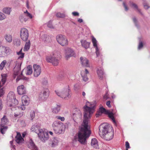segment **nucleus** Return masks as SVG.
Listing matches in <instances>:
<instances>
[{
    "instance_id": "nucleus-47",
    "label": "nucleus",
    "mask_w": 150,
    "mask_h": 150,
    "mask_svg": "<svg viewBox=\"0 0 150 150\" xmlns=\"http://www.w3.org/2000/svg\"><path fill=\"white\" fill-rule=\"evenodd\" d=\"M29 144L32 147L35 149V144L31 139L30 140Z\"/></svg>"
},
{
    "instance_id": "nucleus-49",
    "label": "nucleus",
    "mask_w": 150,
    "mask_h": 150,
    "mask_svg": "<svg viewBox=\"0 0 150 150\" xmlns=\"http://www.w3.org/2000/svg\"><path fill=\"white\" fill-rule=\"evenodd\" d=\"M28 19L26 18H25V16H22L20 17V20L22 22H26Z\"/></svg>"
},
{
    "instance_id": "nucleus-29",
    "label": "nucleus",
    "mask_w": 150,
    "mask_h": 150,
    "mask_svg": "<svg viewBox=\"0 0 150 150\" xmlns=\"http://www.w3.org/2000/svg\"><path fill=\"white\" fill-rule=\"evenodd\" d=\"M82 46L86 49L88 48L89 47L90 43L85 40H81V41Z\"/></svg>"
},
{
    "instance_id": "nucleus-17",
    "label": "nucleus",
    "mask_w": 150,
    "mask_h": 150,
    "mask_svg": "<svg viewBox=\"0 0 150 150\" xmlns=\"http://www.w3.org/2000/svg\"><path fill=\"white\" fill-rule=\"evenodd\" d=\"M16 141L19 144H21L24 142V140L22 137L21 134L19 132L17 133V134L16 137Z\"/></svg>"
},
{
    "instance_id": "nucleus-64",
    "label": "nucleus",
    "mask_w": 150,
    "mask_h": 150,
    "mask_svg": "<svg viewBox=\"0 0 150 150\" xmlns=\"http://www.w3.org/2000/svg\"><path fill=\"white\" fill-rule=\"evenodd\" d=\"M2 103L1 100H0V110L2 109Z\"/></svg>"
},
{
    "instance_id": "nucleus-27",
    "label": "nucleus",
    "mask_w": 150,
    "mask_h": 150,
    "mask_svg": "<svg viewBox=\"0 0 150 150\" xmlns=\"http://www.w3.org/2000/svg\"><path fill=\"white\" fill-rule=\"evenodd\" d=\"M58 141L57 139L55 138H53L51 139L49 144L52 147H55L57 145Z\"/></svg>"
},
{
    "instance_id": "nucleus-31",
    "label": "nucleus",
    "mask_w": 150,
    "mask_h": 150,
    "mask_svg": "<svg viewBox=\"0 0 150 150\" xmlns=\"http://www.w3.org/2000/svg\"><path fill=\"white\" fill-rule=\"evenodd\" d=\"M85 72L86 74L84 75V71H82L81 72V75L83 77V80L84 81H86L88 79V78L86 74L88 73V71L86 69H85Z\"/></svg>"
},
{
    "instance_id": "nucleus-40",
    "label": "nucleus",
    "mask_w": 150,
    "mask_h": 150,
    "mask_svg": "<svg viewBox=\"0 0 150 150\" xmlns=\"http://www.w3.org/2000/svg\"><path fill=\"white\" fill-rule=\"evenodd\" d=\"M7 127L6 126H3L2 127H1L0 130L2 134H4L7 130Z\"/></svg>"
},
{
    "instance_id": "nucleus-7",
    "label": "nucleus",
    "mask_w": 150,
    "mask_h": 150,
    "mask_svg": "<svg viewBox=\"0 0 150 150\" xmlns=\"http://www.w3.org/2000/svg\"><path fill=\"white\" fill-rule=\"evenodd\" d=\"M11 50L8 47L2 46H0V57H4L10 54Z\"/></svg>"
},
{
    "instance_id": "nucleus-52",
    "label": "nucleus",
    "mask_w": 150,
    "mask_h": 150,
    "mask_svg": "<svg viewBox=\"0 0 150 150\" xmlns=\"http://www.w3.org/2000/svg\"><path fill=\"white\" fill-rule=\"evenodd\" d=\"M143 47V44L142 42H140L138 46V49L139 50H140Z\"/></svg>"
},
{
    "instance_id": "nucleus-57",
    "label": "nucleus",
    "mask_w": 150,
    "mask_h": 150,
    "mask_svg": "<svg viewBox=\"0 0 150 150\" xmlns=\"http://www.w3.org/2000/svg\"><path fill=\"white\" fill-rule=\"evenodd\" d=\"M123 5L125 8V10L126 11H127L128 10V8L126 4L124 2H123Z\"/></svg>"
},
{
    "instance_id": "nucleus-53",
    "label": "nucleus",
    "mask_w": 150,
    "mask_h": 150,
    "mask_svg": "<svg viewBox=\"0 0 150 150\" xmlns=\"http://www.w3.org/2000/svg\"><path fill=\"white\" fill-rule=\"evenodd\" d=\"M47 26L48 27L50 28L53 29L54 28V27L53 26L52 23L50 22H48L47 23Z\"/></svg>"
},
{
    "instance_id": "nucleus-28",
    "label": "nucleus",
    "mask_w": 150,
    "mask_h": 150,
    "mask_svg": "<svg viewBox=\"0 0 150 150\" xmlns=\"http://www.w3.org/2000/svg\"><path fill=\"white\" fill-rule=\"evenodd\" d=\"M21 63H18L17 64L18 65H16L14 68V75L15 76L18 75V71L20 70L21 69Z\"/></svg>"
},
{
    "instance_id": "nucleus-51",
    "label": "nucleus",
    "mask_w": 150,
    "mask_h": 150,
    "mask_svg": "<svg viewBox=\"0 0 150 150\" xmlns=\"http://www.w3.org/2000/svg\"><path fill=\"white\" fill-rule=\"evenodd\" d=\"M25 105H24L23 104L21 106V107H18V110H25Z\"/></svg>"
},
{
    "instance_id": "nucleus-61",
    "label": "nucleus",
    "mask_w": 150,
    "mask_h": 150,
    "mask_svg": "<svg viewBox=\"0 0 150 150\" xmlns=\"http://www.w3.org/2000/svg\"><path fill=\"white\" fill-rule=\"evenodd\" d=\"M72 14L74 16H77L79 15L78 13L76 12H72Z\"/></svg>"
},
{
    "instance_id": "nucleus-58",
    "label": "nucleus",
    "mask_w": 150,
    "mask_h": 150,
    "mask_svg": "<svg viewBox=\"0 0 150 150\" xmlns=\"http://www.w3.org/2000/svg\"><path fill=\"white\" fill-rule=\"evenodd\" d=\"M110 101H107L106 104L109 108H110L111 107V105L110 104Z\"/></svg>"
},
{
    "instance_id": "nucleus-14",
    "label": "nucleus",
    "mask_w": 150,
    "mask_h": 150,
    "mask_svg": "<svg viewBox=\"0 0 150 150\" xmlns=\"http://www.w3.org/2000/svg\"><path fill=\"white\" fill-rule=\"evenodd\" d=\"M81 64L85 67H89V63L88 59L85 57H81L80 58Z\"/></svg>"
},
{
    "instance_id": "nucleus-23",
    "label": "nucleus",
    "mask_w": 150,
    "mask_h": 150,
    "mask_svg": "<svg viewBox=\"0 0 150 150\" xmlns=\"http://www.w3.org/2000/svg\"><path fill=\"white\" fill-rule=\"evenodd\" d=\"M91 146L96 149H98L99 146L97 140L96 138L92 139L91 142Z\"/></svg>"
},
{
    "instance_id": "nucleus-5",
    "label": "nucleus",
    "mask_w": 150,
    "mask_h": 150,
    "mask_svg": "<svg viewBox=\"0 0 150 150\" xmlns=\"http://www.w3.org/2000/svg\"><path fill=\"white\" fill-rule=\"evenodd\" d=\"M112 127L109 126L106 123H103L99 127V134L100 136L104 137V135L110 131V129H112Z\"/></svg>"
},
{
    "instance_id": "nucleus-60",
    "label": "nucleus",
    "mask_w": 150,
    "mask_h": 150,
    "mask_svg": "<svg viewBox=\"0 0 150 150\" xmlns=\"http://www.w3.org/2000/svg\"><path fill=\"white\" fill-rule=\"evenodd\" d=\"M144 8L146 10L150 8V7L147 5H145L144 6Z\"/></svg>"
},
{
    "instance_id": "nucleus-30",
    "label": "nucleus",
    "mask_w": 150,
    "mask_h": 150,
    "mask_svg": "<svg viewBox=\"0 0 150 150\" xmlns=\"http://www.w3.org/2000/svg\"><path fill=\"white\" fill-rule=\"evenodd\" d=\"M30 42L29 40L26 42L24 45L23 50L25 52L27 51L30 49Z\"/></svg>"
},
{
    "instance_id": "nucleus-34",
    "label": "nucleus",
    "mask_w": 150,
    "mask_h": 150,
    "mask_svg": "<svg viewBox=\"0 0 150 150\" xmlns=\"http://www.w3.org/2000/svg\"><path fill=\"white\" fill-rule=\"evenodd\" d=\"M11 11V8L5 7L3 9V12L6 14L10 15Z\"/></svg>"
},
{
    "instance_id": "nucleus-12",
    "label": "nucleus",
    "mask_w": 150,
    "mask_h": 150,
    "mask_svg": "<svg viewBox=\"0 0 150 150\" xmlns=\"http://www.w3.org/2000/svg\"><path fill=\"white\" fill-rule=\"evenodd\" d=\"M50 91L47 88H43L40 93L41 98L42 99L47 98L49 96Z\"/></svg>"
},
{
    "instance_id": "nucleus-4",
    "label": "nucleus",
    "mask_w": 150,
    "mask_h": 150,
    "mask_svg": "<svg viewBox=\"0 0 150 150\" xmlns=\"http://www.w3.org/2000/svg\"><path fill=\"white\" fill-rule=\"evenodd\" d=\"M57 57L56 52L53 53L46 56V60L47 62L52 63L54 66H57L59 64V60Z\"/></svg>"
},
{
    "instance_id": "nucleus-39",
    "label": "nucleus",
    "mask_w": 150,
    "mask_h": 150,
    "mask_svg": "<svg viewBox=\"0 0 150 150\" xmlns=\"http://www.w3.org/2000/svg\"><path fill=\"white\" fill-rule=\"evenodd\" d=\"M1 123L3 125L6 124L8 122V120L5 115H4L1 120Z\"/></svg>"
},
{
    "instance_id": "nucleus-46",
    "label": "nucleus",
    "mask_w": 150,
    "mask_h": 150,
    "mask_svg": "<svg viewBox=\"0 0 150 150\" xmlns=\"http://www.w3.org/2000/svg\"><path fill=\"white\" fill-rule=\"evenodd\" d=\"M56 16L57 17L59 18H63L65 17V15L64 13L60 12L57 13L56 14Z\"/></svg>"
},
{
    "instance_id": "nucleus-59",
    "label": "nucleus",
    "mask_w": 150,
    "mask_h": 150,
    "mask_svg": "<svg viewBox=\"0 0 150 150\" xmlns=\"http://www.w3.org/2000/svg\"><path fill=\"white\" fill-rule=\"evenodd\" d=\"M126 147L127 149H129V144L128 142H126L125 143Z\"/></svg>"
},
{
    "instance_id": "nucleus-21",
    "label": "nucleus",
    "mask_w": 150,
    "mask_h": 150,
    "mask_svg": "<svg viewBox=\"0 0 150 150\" xmlns=\"http://www.w3.org/2000/svg\"><path fill=\"white\" fill-rule=\"evenodd\" d=\"M22 101L23 104L28 105L29 103L30 100L28 96L24 95L22 97Z\"/></svg>"
},
{
    "instance_id": "nucleus-25",
    "label": "nucleus",
    "mask_w": 150,
    "mask_h": 150,
    "mask_svg": "<svg viewBox=\"0 0 150 150\" xmlns=\"http://www.w3.org/2000/svg\"><path fill=\"white\" fill-rule=\"evenodd\" d=\"M129 3L130 4V6L132 8L137 11V12H138L141 15H143V13L142 12L141 10L138 8V6L136 4L130 1L129 2Z\"/></svg>"
},
{
    "instance_id": "nucleus-10",
    "label": "nucleus",
    "mask_w": 150,
    "mask_h": 150,
    "mask_svg": "<svg viewBox=\"0 0 150 150\" xmlns=\"http://www.w3.org/2000/svg\"><path fill=\"white\" fill-rule=\"evenodd\" d=\"M75 55V53L73 50L70 48H67L65 50V58L66 60L70 57Z\"/></svg>"
},
{
    "instance_id": "nucleus-1",
    "label": "nucleus",
    "mask_w": 150,
    "mask_h": 150,
    "mask_svg": "<svg viewBox=\"0 0 150 150\" xmlns=\"http://www.w3.org/2000/svg\"><path fill=\"white\" fill-rule=\"evenodd\" d=\"M95 104L94 103L87 102L84 107V113L83 123L78 133V141L82 144L86 143V139L88 137L91 133L90 127L88 123L90 115L94 111Z\"/></svg>"
},
{
    "instance_id": "nucleus-38",
    "label": "nucleus",
    "mask_w": 150,
    "mask_h": 150,
    "mask_svg": "<svg viewBox=\"0 0 150 150\" xmlns=\"http://www.w3.org/2000/svg\"><path fill=\"white\" fill-rule=\"evenodd\" d=\"M22 50L21 48L19 51L17 52V54L18 55V59L23 58L24 57V53L22 52Z\"/></svg>"
},
{
    "instance_id": "nucleus-15",
    "label": "nucleus",
    "mask_w": 150,
    "mask_h": 150,
    "mask_svg": "<svg viewBox=\"0 0 150 150\" xmlns=\"http://www.w3.org/2000/svg\"><path fill=\"white\" fill-rule=\"evenodd\" d=\"M42 130V129L38 125L33 126L31 128V131L35 132L38 135Z\"/></svg>"
},
{
    "instance_id": "nucleus-35",
    "label": "nucleus",
    "mask_w": 150,
    "mask_h": 150,
    "mask_svg": "<svg viewBox=\"0 0 150 150\" xmlns=\"http://www.w3.org/2000/svg\"><path fill=\"white\" fill-rule=\"evenodd\" d=\"M105 108L103 107L100 108L99 109V112L98 113L96 114V116L97 117H98L101 114L103 113H105Z\"/></svg>"
},
{
    "instance_id": "nucleus-26",
    "label": "nucleus",
    "mask_w": 150,
    "mask_h": 150,
    "mask_svg": "<svg viewBox=\"0 0 150 150\" xmlns=\"http://www.w3.org/2000/svg\"><path fill=\"white\" fill-rule=\"evenodd\" d=\"M92 41L93 46L96 48V54L98 56V54H99V52L98 49L97 45V41L93 37H92Z\"/></svg>"
},
{
    "instance_id": "nucleus-8",
    "label": "nucleus",
    "mask_w": 150,
    "mask_h": 150,
    "mask_svg": "<svg viewBox=\"0 0 150 150\" xmlns=\"http://www.w3.org/2000/svg\"><path fill=\"white\" fill-rule=\"evenodd\" d=\"M20 36L21 39L24 41L28 40L29 37V33L28 30L26 28H22L21 29Z\"/></svg>"
},
{
    "instance_id": "nucleus-11",
    "label": "nucleus",
    "mask_w": 150,
    "mask_h": 150,
    "mask_svg": "<svg viewBox=\"0 0 150 150\" xmlns=\"http://www.w3.org/2000/svg\"><path fill=\"white\" fill-rule=\"evenodd\" d=\"M34 70V76L35 77H38L40 74L41 72V68L40 66L36 64L33 65Z\"/></svg>"
},
{
    "instance_id": "nucleus-44",
    "label": "nucleus",
    "mask_w": 150,
    "mask_h": 150,
    "mask_svg": "<svg viewBox=\"0 0 150 150\" xmlns=\"http://www.w3.org/2000/svg\"><path fill=\"white\" fill-rule=\"evenodd\" d=\"M35 117V112L34 111H32L30 113V117L31 120H33Z\"/></svg>"
},
{
    "instance_id": "nucleus-45",
    "label": "nucleus",
    "mask_w": 150,
    "mask_h": 150,
    "mask_svg": "<svg viewBox=\"0 0 150 150\" xmlns=\"http://www.w3.org/2000/svg\"><path fill=\"white\" fill-rule=\"evenodd\" d=\"M6 18L5 15L3 13L0 12V21L4 20Z\"/></svg>"
},
{
    "instance_id": "nucleus-43",
    "label": "nucleus",
    "mask_w": 150,
    "mask_h": 150,
    "mask_svg": "<svg viewBox=\"0 0 150 150\" xmlns=\"http://www.w3.org/2000/svg\"><path fill=\"white\" fill-rule=\"evenodd\" d=\"M108 116L109 117L111 118L113 122L114 123H115V120L113 116V114L112 112H110L108 115Z\"/></svg>"
},
{
    "instance_id": "nucleus-55",
    "label": "nucleus",
    "mask_w": 150,
    "mask_h": 150,
    "mask_svg": "<svg viewBox=\"0 0 150 150\" xmlns=\"http://www.w3.org/2000/svg\"><path fill=\"white\" fill-rule=\"evenodd\" d=\"M15 44L17 46L20 45L21 44L20 40H17L15 41Z\"/></svg>"
},
{
    "instance_id": "nucleus-9",
    "label": "nucleus",
    "mask_w": 150,
    "mask_h": 150,
    "mask_svg": "<svg viewBox=\"0 0 150 150\" xmlns=\"http://www.w3.org/2000/svg\"><path fill=\"white\" fill-rule=\"evenodd\" d=\"M39 139L43 142H45L49 138L48 133L43 129L38 135Z\"/></svg>"
},
{
    "instance_id": "nucleus-2",
    "label": "nucleus",
    "mask_w": 150,
    "mask_h": 150,
    "mask_svg": "<svg viewBox=\"0 0 150 150\" xmlns=\"http://www.w3.org/2000/svg\"><path fill=\"white\" fill-rule=\"evenodd\" d=\"M55 91L58 96L65 99L70 98L71 96V93L68 86H67L62 89Z\"/></svg>"
},
{
    "instance_id": "nucleus-50",
    "label": "nucleus",
    "mask_w": 150,
    "mask_h": 150,
    "mask_svg": "<svg viewBox=\"0 0 150 150\" xmlns=\"http://www.w3.org/2000/svg\"><path fill=\"white\" fill-rule=\"evenodd\" d=\"M56 117L57 119L60 120L62 121H64L65 120V118L64 117H62L59 116H57Z\"/></svg>"
},
{
    "instance_id": "nucleus-13",
    "label": "nucleus",
    "mask_w": 150,
    "mask_h": 150,
    "mask_svg": "<svg viewBox=\"0 0 150 150\" xmlns=\"http://www.w3.org/2000/svg\"><path fill=\"white\" fill-rule=\"evenodd\" d=\"M82 118V113L81 111L77 109L74 113L73 114V118L75 121L74 120L81 119Z\"/></svg>"
},
{
    "instance_id": "nucleus-22",
    "label": "nucleus",
    "mask_w": 150,
    "mask_h": 150,
    "mask_svg": "<svg viewBox=\"0 0 150 150\" xmlns=\"http://www.w3.org/2000/svg\"><path fill=\"white\" fill-rule=\"evenodd\" d=\"M1 80L0 81V87L3 86L6 83L7 75L6 74H4L1 75Z\"/></svg>"
},
{
    "instance_id": "nucleus-24",
    "label": "nucleus",
    "mask_w": 150,
    "mask_h": 150,
    "mask_svg": "<svg viewBox=\"0 0 150 150\" xmlns=\"http://www.w3.org/2000/svg\"><path fill=\"white\" fill-rule=\"evenodd\" d=\"M61 105L58 104L55 105L52 108V111L54 113H57L60 111Z\"/></svg>"
},
{
    "instance_id": "nucleus-54",
    "label": "nucleus",
    "mask_w": 150,
    "mask_h": 150,
    "mask_svg": "<svg viewBox=\"0 0 150 150\" xmlns=\"http://www.w3.org/2000/svg\"><path fill=\"white\" fill-rule=\"evenodd\" d=\"M43 40L46 42H49L51 41V40L49 39V37H46V38L45 39H43Z\"/></svg>"
},
{
    "instance_id": "nucleus-36",
    "label": "nucleus",
    "mask_w": 150,
    "mask_h": 150,
    "mask_svg": "<svg viewBox=\"0 0 150 150\" xmlns=\"http://www.w3.org/2000/svg\"><path fill=\"white\" fill-rule=\"evenodd\" d=\"M18 110V108L16 109V112H15V116L16 117H21L23 115V112L20 111L21 110Z\"/></svg>"
},
{
    "instance_id": "nucleus-16",
    "label": "nucleus",
    "mask_w": 150,
    "mask_h": 150,
    "mask_svg": "<svg viewBox=\"0 0 150 150\" xmlns=\"http://www.w3.org/2000/svg\"><path fill=\"white\" fill-rule=\"evenodd\" d=\"M113 135V132L111 130L108 132L106 134L104 137H102V138H104L106 140L109 141L112 138Z\"/></svg>"
},
{
    "instance_id": "nucleus-62",
    "label": "nucleus",
    "mask_w": 150,
    "mask_h": 150,
    "mask_svg": "<svg viewBox=\"0 0 150 150\" xmlns=\"http://www.w3.org/2000/svg\"><path fill=\"white\" fill-rule=\"evenodd\" d=\"M133 21L134 23L136 25H137V20L135 18H133Z\"/></svg>"
},
{
    "instance_id": "nucleus-33",
    "label": "nucleus",
    "mask_w": 150,
    "mask_h": 150,
    "mask_svg": "<svg viewBox=\"0 0 150 150\" xmlns=\"http://www.w3.org/2000/svg\"><path fill=\"white\" fill-rule=\"evenodd\" d=\"M97 74L99 78L102 79L104 74L103 69H98L97 71Z\"/></svg>"
},
{
    "instance_id": "nucleus-32",
    "label": "nucleus",
    "mask_w": 150,
    "mask_h": 150,
    "mask_svg": "<svg viewBox=\"0 0 150 150\" xmlns=\"http://www.w3.org/2000/svg\"><path fill=\"white\" fill-rule=\"evenodd\" d=\"M4 38L6 42H11L12 41V37L10 34H5L4 36Z\"/></svg>"
},
{
    "instance_id": "nucleus-18",
    "label": "nucleus",
    "mask_w": 150,
    "mask_h": 150,
    "mask_svg": "<svg viewBox=\"0 0 150 150\" xmlns=\"http://www.w3.org/2000/svg\"><path fill=\"white\" fill-rule=\"evenodd\" d=\"M65 126L63 123L61 124L59 127L55 132L57 134H61L63 133L65 130Z\"/></svg>"
},
{
    "instance_id": "nucleus-19",
    "label": "nucleus",
    "mask_w": 150,
    "mask_h": 150,
    "mask_svg": "<svg viewBox=\"0 0 150 150\" xmlns=\"http://www.w3.org/2000/svg\"><path fill=\"white\" fill-rule=\"evenodd\" d=\"M62 123L58 121H55L53 122L52 127L53 130L55 132Z\"/></svg>"
},
{
    "instance_id": "nucleus-37",
    "label": "nucleus",
    "mask_w": 150,
    "mask_h": 150,
    "mask_svg": "<svg viewBox=\"0 0 150 150\" xmlns=\"http://www.w3.org/2000/svg\"><path fill=\"white\" fill-rule=\"evenodd\" d=\"M27 75H30L33 72L32 67L30 65L28 66L26 68Z\"/></svg>"
},
{
    "instance_id": "nucleus-63",
    "label": "nucleus",
    "mask_w": 150,
    "mask_h": 150,
    "mask_svg": "<svg viewBox=\"0 0 150 150\" xmlns=\"http://www.w3.org/2000/svg\"><path fill=\"white\" fill-rule=\"evenodd\" d=\"M111 112H110L108 110H105V113L106 114L108 115Z\"/></svg>"
},
{
    "instance_id": "nucleus-42",
    "label": "nucleus",
    "mask_w": 150,
    "mask_h": 150,
    "mask_svg": "<svg viewBox=\"0 0 150 150\" xmlns=\"http://www.w3.org/2000/svg\"><path fill=\"white\" fill-rule=\"evenodd\" d=\"M5 88L4 87H0V97L3 96L5 93Z\"/></svg>"
},
{
    "instance_id": "nucleus-6",
    "label": "nucleus",
    "mask_w": 150,
    "mask_h": 150,
    "mask_svg": "<svg viewBox=\"0 0 150 150\" xmlns=\"http://www.w3.org/2000/svg\"><path fill=\"white\" fill-rule=\"evenodd\" d=\"M57 42L62 46H66L68 44V40L67 37L62 34H59L56 36Z\"/></svg>"
},
{
    "instance_id": "nucleus-20",
    "label": "nucleus",
    "mask_w": 150,
    "mask_h": 150,
    "mask_svg": "<svg viewBox=\"0 0 150 150\" xmlns=\"http://www.w3.org/2000/svg\"><path fill=\"white\" fill-rule=\"evenodd\" d=\"M18 93L20 95H22L26 93L25 88L23 85L18 86L17 88Z\"/></svg>"
},
{
    "instance_id": "nucleus-48",
    "label": "nucleus",
    "mask_w": 150,
    "mask_h": 150,
    "mask_svg": "<svg viewBox=\"0 0 150 150\" xmlns=\"http://www.w3.org/2000/svg\"><path fill=\"white\" fill-rule=\"evenodd\" d=\"M80 89V86L79 85L76 84L74 86V90L76 91H77Z\"/></svg>"
},
{
    "instance_id": "nucleus-41",
    "label": "nucleus",
    "mask_w": 150,
    "mask_h": 150,
    "mask_svg": "<svg viewBox=\"0 0 150 150\" xmlns=\"http://www.w3.org/2000/svg\"><path fill=\"white\" fill-rule=\"evenodd\" d=\"M6 63V60H4L1 62L0 65V69L1 70H2L3 69Z\"/></svg>"
},
{
    "instance_id": "nucleus-56",
    "label": "nucleus",
    "mask_w": 150,
    "mask_h": 150,
    "mask_svg": "<svg viewBox=\"0 0 150 150\" xmlns=\"http://www.w3.org/2000/svg\"><path fill=\"white\" fill-rule=\"evenodd\" d=\"M25 16L27 17H29L31 19L32 18H33V16L29 12L25 14Z\"/></svg>"
},
{
    "instance_id": "nucleus-3",
    "label": "nucleus",
    "mask_w": 150,
    "mask_h": 150,
    "mask_svg": "<svg viewBox=\"0 0 150 150\" xmlns=\"http://www.w3.org/2000/svg\"><path fill=\"white\" fill-rule=\"evenodd\" d=\"M18 101L15 98V96L13 92H10L8 93L7 97V103L10 107L14 106L18 104Z\"/></svg>"
}]
</instances>
